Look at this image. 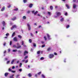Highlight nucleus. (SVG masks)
Listing matches in <instances>:
<instances>
[{"mask_svg": "<svg viewBox=\"0 0 78 78\" xmlns=\"http://www.w3.org/2000/svg\"><path fill=\"white\" fill-rule=\"evenodd\" d=\"M54 55H57V53L56 52H55L54 53Z\"/></svg>", "mask_w": 78, "mask_h": 78, "instance_id": "6e6d98bb", "label": "nucleus"}, {"mask_svg": "<svg viewBox=\"0 0 78 78\" xmlns=\"http://www.w3.org/2000/svg\"><path fill=\"white\" fill-rule=\"evenodd\" d=\"M33 6V4H30L29 5V7L31 8H32Z\"/></svg>", "mask_w": 78, "mask_h": 78, "instance_id": "423d86ee", "label": "nucleus"}, {"mask_svg": "<svg viewBox=\"0 0 78 78\" xmlns=\"http://www.w3.org/2000/svg\"><path fill=\"white\" fill-rule=\"evenodd\" d=\"M13 41H15V42H17V37H15L13 38Z\"/></svg>", "mask_w": 78, "mask_h": 78, "instance_id": "39448f33", "label": "nucleus"}, {"mask_svg": "<svg viewBox=\"0 0 78 78\" xmlns=\"http://www.w3.org/2000/svg\"><path fill=\"white\" fill-rule=\"evenodd\" d=\"M30 36L32 37H33L34 36V35H33V34H32V33H30Z\"/></svg>", "mask_w": 78, "mask_h": 78, "instance_id": "2f4dec72", "label": "nucleus"}, {"mask_svg": "<svg viewBox=\"0 0 78 78\" xmlns=\"http://www.w3.org/2000/svg\"><path fill=\"white\" fill-rule=\"evenodd\" d=\"M29 41L30 43H31V42H32V40H31V39L29 40Z\"/></svg>", "mask_w": 78, "mask_h": 78, "instance_id": "473e14b6", "label": "nucleus"}, {"mask_svg": "<svg viewBox=\"0 0 78 78\" xmlns=\"http://www.w3.org/2000/svg\"><path fill=\"white\" fill-rule=\"evenodd\" d=\"M69 27H70V25H68L66 26V28H69Z\"/></svg>", "mask_w": 78, "mask_h": 78, "instance_id": "c756f323", "label": "nucleus"}, {"mask_svg": "<svg viewBox=\"0 0 78 78\" xmlns=\"http://www.w3.org/2000/svg\"><path fill=\"white\" fill-rule=\"evenodd\" d=\"M65 16H67V12H66V13L65 14Z\"/></svg>", "mask_w": 78, "mask_h": 78, "instance_id": "603ef678", "label": "nucleus"}, {"mask_svg": "<svg viewBox=\"0 0 78 78\" xmlns=\"http://www.w3.org/2000/svg\"><path fill=\"white\" fill-rule=\"evenodd\" d=\"M28 58V56H26L24 57V59H27Z\"/></svg>", "mask_w": 78, "mask_h": 78, "instance_id": "72a5a7b5", "label": "nucleus"}, {"mask_svg": "<svg viewBox=\"0 0 78 78\" xmlns=\"http://www.w3.org/2000/svg\"><path fill=\"white\" fill-rule=\"evenodd\" d=\"M22 63H20V67H21L22 66Z\"/></svg>", "mask_w": 78, "mask_h": 78, "instance_id": "c9c22d12", "label": "nucleus"}, {"mask_svg": "<svg viewBox=\"0 0 78 78\" xmlns=\"http://www.w3.org/2000/svg\"><path fill=\"white\" fill-rule=\"evenodd\" d=\"M12 51L13 52H16V51H17V50H13Z\"/></svg>", "mask_w": 78, "mask_h": 78, "instance_id": "ea45409f", "label": "nucleus"}, {"mask_svg": "<svg viewBox=\"0 0 78 78\" xmlns=\"http://www.w3.org/2000/svg\"><path fill=\"white\" fill-rule=\"evenodd\" d=\"M15 34H16V33H15V32H13L12 34V37L14 36Z\"/></svg>", "mask_w": 78, "mask_h": 78, "instance_id": "aec40b11", "label": "nucleus"}, {"mask_svg": "<svg viewBox=\"0 0 78 78\" xmlns=\"http://www.w3.org/2000/svg\"><path fill=\"white\" fill-rule=\"evenodd\" d=\"M66 7H67L68 9H69V8H70V7H69V5H68L66 4Z\"/></svg>", "mask_w": 78, "mask_h": 78, "instance_id": "a211bd4d", "label": "nucleus"}, {"mask_svg": "<svg viewBox=\"0 0 78 78\" xmlns=\"http://www.w3.org/2000/svg\"><path fill=\"white\" fill-rule=\"evenodd\" d=\"M21 47H22V46H20V45L18 46H17L16 47V48L18 49L19 48H21Z\"/></svg>", "mask_w": 78, "mask_h": 78, "instance_id": "4468645a", "label": "nucleus"}, {"mask_svg": "<svg viewBox=\"0 0 78 78\" xmlns=\"http://www.w3.org/2000/svg\"><path fill=\"white\" fill-rule=\"evenodd\" d=\"M60 20L61 22H63V21H64V18H62Z\"/></svg>", "mask_w": 78, "mask_h": 78, "instance_id": "4c0bfd02", "label": "nucleus"}, {"mask_svg": "<svg viewBox=\"0 0 78 78\" xmlns=\"http://www.w3.org/2000/svg\"><path fill=\"white\" fill-rule=\"evenodd\" d=\"M28 54V51H25L24 52V56H25L26 55V54Z\"/></svg>", "mask_w": 78, "mask_h": 78, "instance_id": "7ed1b4c3", "label": "nucleus"}, {"mask_svg": "<svg viewBox=\"0 0 78 78\" xmlns=\"http://www.w3.org/2000/svg\"><path fill=\"white\" fill-rule=\"evenodd\" d=\"M9 72H12V70H11L10 68H9Z\"/></svg>", "mask_w": 78, "mask_h": 78, "instance_id": "79ce46f5", "label": "nucleus"}, {"mask_svg": "<svg viewBox=\"0 0 78 78\" xmlns=\"http://www.w3.org/2000/svg\"><path fill=\"white\" fill-rule=\"evenodd\" d=\"M41 72H40L39 73H37V75H41Z\"/></svg>", "mask_w": 78, "mask_h": 78, "instance_id": "f704fd0d", "label": "nucleus"}, {"mask_svg": "<svg viewBox=\"0 0 78 78\" xmlns=\"http://www.w3.org/2000/svg\"><path fill=\"white\" fill-rule=\"evenodd\" d=\"M18 37L20 38V39H22V36H21L20 35H18Z\"/></svg>", "mask_w": 78, "mask_h": 78, "instance_id": "412c9836", "label": "nucleus"}, {"mask_svg": "<svg viewBox=\"0 0 78 78\" xmlns=\"http://www.w3.org/2000/svg\"><path fill=\"white\" fill-rule=\"evenodd\" d=\"M51 50V47H49L47 49V51H50Z\"/></svg>", "mask_w": 78, "mask_h": 78, "instance_id": "0eeeda50", "label": "nucleus"}, {"mask_svg": "<svg viewBox=\"0 0 78 78\" xmlns=\"http://www.w3.org/2000/svg\"><path fill=\"white\" fill-rule=\"evenodd\" d=\"M10 49H9L8 50V52H9L10 51Z\"/></svg>", "mask_w": 78, "mask_h": 78, "instance_id": "680f3d73", "label": "nucleus"}, {"mask_svg": "<svg viewBox=\"0 0 78 78\" xmlns=\"http://www.w3.org/2000/svg\"><path fill=\"white\" fill-rule=\"evenodd\" d=\"M6 45V43L5 42L3 43V45L4 46H5V45Z\"/></svg>", "mask_w": 78, "mask_h": 78, "instance_id": "5fc2aeb1", "label": "nucleus"}, {"mask_svg": "<svg viewBox=\"0 0 78 78\" xmlns=\"http://www.w3.org/2000/svg\"><path fill=\"white\" fill-rule=\"evenodd\" d=\"M5 7H3L1 10V11H3L5 10Z\"/></svg>", "mask_w": 78, "mask_h": 78, "instance_id": "ddd939ff", "label": "nucleus"}, {"mask_svg": "<svg viewBox=\"0 0 78 78\" xmlns=\"http://www.w3.org/2000/svg\"><path fill=\"white\" fill-rule=\"evenodd\" d=\"M15 11H18V8H16V9H14Z\"/></svg>", "mask_w": 78, "mask_h": 78, "instance_id": "c03bdc74", "label": "nucleus"}, {"mask_svg": "<svg viewBox=\"0 0 78 78\" xmlns=\"http://www.w3.org/2000/svg\"><path fill=\"white\" fill-rule=\"evenodd\" d=\"M23 19H24V20H25L27 19V17H26V16H23Z\"/></svg>", "mask_w": 78, "mask_h": 78, "instance_id": "6ab92c4d", "label": "nucleus"}, {"mask_svg": "<svg viewBox=\"0 0 78 78\" xmlns=\"http://www.w3.org/2000/svg\"><path fill=\"white\" fill-rule=\"evenodd\" d=\"M9 62H10V61H8L7 62V64H9Z\"/></svg>", "mask_w": 78, "mask_h": 78, "instance_id": "e433bc0d", "label": "nucleus"}, {"mask_svg": "<svg viewBox=\"0 0 78 78\" xmlns=\"http://www.w3.org/2000/svg\"><path fill=\"white\" fill-rule=\"evenodd\" d=\"M13 47H15V48H16V46L15 45H14Z\"/></svg>", "mask_w": 78, "mask_h": 78, "instance_id": "774afa93", "label": "nucleus"}, {"mask_svg": "<svg viewBox=\"0 0 78 78\" xmlns=\"http://www.w3.org/2000/svg\"><path fill=\"white\" fill-rule=\"evenodd\" d=\"M40 59L41 60H43L44 59V58L43 57H41L40 58Z\"/></svg>", "mask_w": 78, "mask_h": 78, "instance_id": "7c9ffc66", "label": "nucleus"}, {"mask_svg": "<svg viewBox=\"0 0 78 78\" xmlns=\"http://www.w3.org/2000/svg\"><path fill=\"white\" fill-rule=\"evenodd\" d=\"M49 57L51 59L53 58L54 57V55L52 54H50L49 55Z\"/></svg>", "mask_w": 78, "mask_h": 78, "instance_id": "f257e3e1", "label": "nucleus"}, {"mask_svg": "<svg viewBox=\"0 0 78 78\" xmlns=\"http://www.w3.org/2000/svg\"><path fill=\"white\" fill-rule=\"evenodd\" d=\"M40 53H41V51H38L37 52V55H39V54H40Z\"/></svg>", "mask_w": 78, "mask_h": 78, "instance_id": "a878e982", "label": "nucleus"}, {"mask_svg": "<svg viewBox=\"0 0 78 78\" xmlns=\"http://www.w3.org/2000/svg\"><path fill=\"white\" fill-rule=\"evenodd\" d=\"M24 45V41H22V45Z\"/></svg>", "mask_w": 78, "mask_h": 78, "instance_id": "c85d7f7f", "label": "nucleus"}, {"mask_svg": "<svg viewBox=\"0 0 78 78\" xmlns=\"http://www.w3.org/2000/svg\"><path fill=\"white\" fill-rule=\"evenodd\" d=\"M48 15H51V13H50V12H48Z\"/></svg>", "mask_w": 78, "mask_h": 78, "instance_id": "de8ad7c7", "label": "nucleus"}, {"mask_svg": "<svg viewBox=\"0 0 78 78\" xmlns=\"http://www.w3.org/2000/svg\"><path fill=\"white\" fill-rule=\"evenodd\" d=\"M76 5H73V8L74 9H75V8H76Z\"/></svg>", "mask_w": 78, "mask_h": 78, "instance_id": "dca6fc26", "label": "nucleus"}, {"mask_svg": "<svg viewBox=\"0 0 78 78\" xmlns=\"http://www.w3.org/2000/svg\"><path fill=\"white\" fill-rule=\"evenodd\" d=\"M28 62V59H27L26 60V61L25 62V63H27V62Z\"/></svg>", "mask_w": 78, "mask_h": 78, "instance_id": "49530a36", "label": "nucleus"}, {"mask_svg": "<svg viewBox=\"0 0 78 78\" xmlns=\"http://www.w3.org/2000/svg\"><path fill=\"white\" fill-rule=\"evenodd\" d=\"M27 27H28V29L29 30H31V27H30V24H27Z\"/></svg>", "mask_w": 78, "mask_h": 78, "instance_id": "f03ea898", "label": "nucleus"}, {"mask_svg": "<svg viewBox=\"0 0 78 78\" xmlns=\"http://www.w3.org/2000/svg\"><path fill=\"white\" fill-rule=\"evenodd\" d=\"M23 2H24V3H26V2H27V0H23Z\"/></svg>", "mask_w": 78, "mask_h": 78, "instance_id": "37998d69", "label": "nucleus"}, {"mask_svg": "<svg viewBox=\"0 0 78 78\" xmlns=\"http://www.w3.org/2000/svg\"><path fill=\"white\" fill-rule=\"evenodd\" d=\"M2 25H3V26H5V22L4 21H3L2 22Z\"/></svg>", "mask_w": 78, "mask_h": 78, "instance_id": "6e6552de", "label": "nucleus"}, {"mask_svg": "<svg viewBox=\"0 0 78 78\" xmlns=\"http://www.w3.org/2000/svg\"><path fill=\"white\" fill-rule=\"evenodd\" d=\"M17 44L18 46H20V44H19V43H17Z\"/></svg>", "mask_w": 78, "mask_h": 78, "instance_id": "864d4df0", "label": "nucleus"}, {"mask_svg": "<svg viewBox=\"0 0 78 78\" xmlns=\"http://www.w3.org/2000/svg\"><path fill=\"white\" fill-rule=\"evenodd\" d=\"M18 52L19 53H22V52L20 50H18Z\"/></svg>", "mask_w": 78, "mask_h": 78, "instance_id": "a19ab883", "label": "nucleus"}, {"mask_svg": "<svg viewBox=\"0 0 78 78\" xmlns=\"http://www.w3.org/2000/svg\"><path fill=\"white\" fill-rule=\"evenodd\" d=\"M12 27L13 28H17V26L16 25H13L12 26Z\"/></svg>", "mask_w": 78, "mask_h": 78, "instance_id": "1a4fd4ad", "label": "nucleus"}, {"mask_svg": "<svg viewBox=\"0 0 78 78\" xmlns=\"http://www.w3.org/2000/svg\"><path fill=\"white\" fill-rule=\"evenodd\" d=\"M47 36H48V39H50V36L49 34H47Z\"/></svg>", "mask_w": 78, "mask_h": 78, "instance_id": "bb28decb", "label": "nucleus"}, {"mask_svg": "<svg viewBox=\"0 0 78 78\" xmlns=\"http://www.w3.org/2000/svg\"><path fill=\"white\" fill-rule=\"evenodd\" d=\"M33 45L34 47H35L36 46V44H35V43H33Z\"/></svg>", "mask_w": 78, "mask_h": 78, "instance_id": "58836bf2", "label": "nucleus"}, {"mask_svg": "<svg viewBox=\"0 0 78 78\" xmlns=\"http://www.w3.org/2000/svg\"><path fill=\"white\" fill-rule=\"evenodd\" d=\"M37 12H38L37 11H36L35 12L34 14V15H36V14H37Z\"/></svg>", "mask_w": 78, "mask_h": 78, "instance_id": "393cba45", "label": "nucleus"}, {"mask_svg": "<svg viewBox=\"0 0 78 78\" xmlns=\"http://www.w3.org/2000/svg\"><path fill=\"white\" fill-rule=\"evenodd\" d=\"M45 47V44L41 46V47H42V48H43V47Z\"/></svg>", "mask_w": 78, "mask_h": 78, "instance_id": "cd10ccee", "label": "nucleus"}, {"mask_svg": "<svg viewBox=\"0 0 78 78\" xmlns=\"http://www.w3.org/2000/svg\"><path fill=\"white\" fill-rule=\"evenodd\" d=\"M30 13V11H28L27 12V13H28V14H29V13Z\"/></svg>", "mask_w": 78, "mask_h": 78, "instance_id": "052dcab7", "label": "nucleus"}, {"mask_svg": "<svg viewBox=\"0 0 78 78\" xmlns=\"http://www.w3.org/2000/svg\"><path fill=\"white\" fill-rule=\"evenodd\" d=\"M15 69V66H13L12 67V69Z\"/></svg>", "mask_w": 78, "mask_h": 78, "instance_id": "4d7b16f0", "label": "nucleus"}, {"mask_svg": "<svg viewBox=\"0 0 78 78\" xmlns=\"http://www.w3.org/2000/svg\"><path fill=\"white\" fill-rule=\"evenodd\" d=\"M14 61H15V59H13L12 60L11 62V64H13L14 62Z\"/></svg>", "mask_w": 78, "mask_h": 78, "instance_id": "9d476101", "label": "nucleus"}, {"mask_svg": "<svg viewBox=\"0 0 78 78\" xmlns=\"http://www.w3.org/2000/svg\"><path fill=\"white\" fill-rule=\"evenodd\" d=\"M41 43L43 44H44V42L43 41H41Z\"/></svg>", "mask_w": 78, "mask_h": 78, "instance_id": "0e129e2a", "label": "nucleus"}, {"mask_svg": "<svg viewBox=\"0 0 78 78\" xmlns=\"http://www.w3.org/2000/svg\"><path fill=\"white\" fill-rule=\"evenodd\" d=\"M20 72H22V69H21L19 70Z\"/></svg>", "mask_w": 78, "mask_h": 78, "instance_id": "69168bd1", "label": "nucleus"}, {"mask_svg": "<svg viewBox=\"0 0 78 78\" xmlns=\"http://www.w3.org/2000/svg\"><path fill=\"white\" fill-rule=\"evenodd\" d=\"M14 75L13 74L12 76H10L9 77V78H14Z\"/></svg>", "mask_w": 78, "mask_h": 78, "instance_id": "f8f14e48", "label": "nucleus"}, {"mask_svg": "<svg viewBox=\"0 0 78 78\" xmlns=\"http://www.w3.org/2000/svg\"><path fill=\"white\" fill-rule=\"evenodd\" d=\"M57 15V16H61V13L60 12H58L56 13Z\"/></svg>", "mask_w": 78, "mask_h": 78, "instance_id": "20e7f679", "label": "nucleus"}, {"mask_svg": "<svg viewBox=\"0 0 78 78\" xmlns=\"http://www.w3.org/2000/svg\"><path fill=\"white\" fill-rule=\"evenodd\" d=\"M6 53V51H5L4 52V54H5V53Z\"/></svg>", "mask_w": 78, "mask_h": 78, "instance_id": "bf43d9fd", "label": "nucleus"}, {"mask_svg": "<svg viewBox=\"0 0 78 78\" xmlns=\"http://www.w3.org/2000/svg\"><path fill=\"white\" fill-rule=\"evenodd\" d=\"M19 75H18L16 76V78H18L19 77Z\"/></svg>", "mask_w": 78, "mask_h": 78, "instance_id": "13d9d810", "label": "nucleus"}, {"mask_svg": "<svg viewBox=\"0 0 78 78\" xmlns=\"http://www.w3.org/2000/svg\"><path fill=\"white\" fill-rule=\"evenodd\" d=\"M44 38L45 41H47V37H46V36H44Z\"/></svg>", "mask_w": 78, "mask_h": 78, "instance_id": "5701e85b", "label": "nucleus"}, {"mask_svg": "<svg viewBox=\"0 0 78 78\" xmlns=\"http://www.w3.org/2000/svg\"><path fill=\"white\" fill-rule=\"evenodd\" d=\"M11 72L12 73H15L16 72V71H12Z\"/></svg>", "mask_w": 78, "mask_h": 78, "instance_id": "09e8293b", "label": "nucleus"}, {"mask_svg": "<svg viewBox=\"0 0 78 78\" xmlns=\"http://www.w3.org/2000/svg\"><path fill=\"white\" fill-rule=\"evenodd\" d=\"M42 77L43 78H45V76H44V74L42 75Z\"/></svg>", "mask_w": 78, "mask_h": 78, "instance_id": "b1692460", "label": "nucleus"}, {"mask_svg": "<svg viewBox=\"0 0 78 78\" xmlns=\"http://www.w3.org/2000/svg\"><path fill=\"white\" fill-rule=\"evenodd\" d=\"M14 28H13L12 27H11V30H13V29H14Z\"/></svg>", "mask_w": 78, "mask_h": 78, "instance_id": "e2e57ef3", "label": "nucleus"}, {"mask_svg": "<svg viewBox=\"0 0 78 78\" xmlns=\"http://www.w3.org/2000/svg\"><path fill=\"white\" fill-rule=\"evenodd\" d=\"M54 18H56V17H57V16H54Z\"/></svg>", "mask_w": 78, "mask_h": 78, "instance_id": "338daca9", "label": "nucleus"}, {"mask_svg": "<svg viewBox=\"0 0 78 78\" xmlns=\"http://www.w3.org/2000/svg\"><path fill=\"white\" fill-rule=\"evenodd\" d=\"M9 74V73H6L5 74V76H8V75Z\"/></svg>", "mask_w": 78, "mask_h": 78, "instance_id": "9b49d317", "label": "nucleus"}, {"mask_svg": "<svg viewBox=\"0 0 78 78\" xmlns=\"http://www.w3.org/2000/svg\"><path fill=\"white\" fill-rule=\"evenodd\" d=\"M6 36H9V33H7L5 34Z\"/></svg>", "mask_w": 78, "mask_h": 78, "instance_id": "a18cd8bd", "label": "nucleus"}, {"mask_svg": "<svg viewBox=\"0 0 78 78\" xmlns=\"http://www.w3.org/2000/svg\"><path fill=\"white\" fill-rule=\"evenodd\" d=\"M11 5H9L8 6L9 8H11Z\"/></svg>", "mask_w": 78, "mask_h": 78, "instance_id": "3c124183", "label": "nucleus"}, {"mask_svg": "<svg viewBox=\"0 0 78 78\" xmlns=\"http://www.w3.org/2000/svg\"><path fill=\"white\" fill-rule=\"evenodd\" d=\"M16 17H15V18L12 19V20H13V21H14V20H16Z\"/></svg>", "mask_w": 78, "mask_h": 78, "instance_id": "2eb2a0df", "label": "nucleus"}, {"mask_svg": "<svg viewBox=\"0 0 78 78\" xmlns=\"http://www.w3.org/2000/svg\"><path fill=\"white\" fill-rule=\"evenodd\" d=\"M50 9H51V10H53V6L51 5L50 6Z\"/></svg>", "mask_w": 78, "mask_h": 78, "instance_id": "4be33fe9", "label": "nucleus"}, {"mask_svg": "<svg viewBox=\"0 0 78 78\" xmlns=\"http://www.w3.org/2000/svg\"><path fill=\"white\" fill-rule=\"evenodd\" d=\"M12 45V42L10 41V45Z\"/></svg>", "mask_w": 78, "mask_h": 78, "instance_id": "8fccbe9b", "label": "nucleus"}, {"mask_svg": "<svg viewBox=\"0 0 78 78\" xmlns=\"http://www.w3.org/2000/svg\"><path fill=\"white\" fill-rule=\"evenodd\" d=\"M28 75L29 77H31V76H32V75H31V74L30 73H29Z\"/></svg>", "mask_w": 78, "mask_h": 78, "instance_id": "f3484780", "label": "nucleus"}]
</instances>
